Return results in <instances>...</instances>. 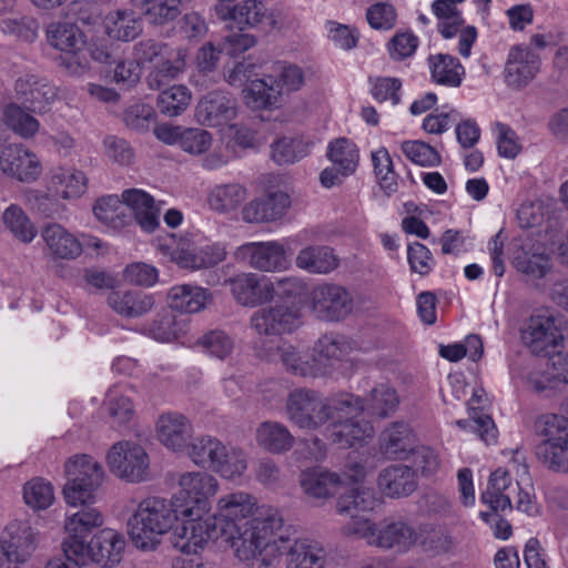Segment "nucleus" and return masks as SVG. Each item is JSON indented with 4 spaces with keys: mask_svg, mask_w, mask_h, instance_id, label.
<instances>
[{
    "mask_svg": "<svg viewBox=\"0 0 568 568\" xmlns=\"http://www.w3.org/2000/svg\"><path fill=\"white\" fill-rule=\"evenodd\" d=\"M0 29L3 33L14 36L21 41L31 43L38 38L39 23L30 17L0 19Z\"/></svg>",
    "mask_w": 568,
    "mask_h": 568,
    "instance_id": "obj_60",
    "label": "nucleus"
},
{
    "mask_svg": "<svg viewBox=\"0 0 568 568\" xmlns=\"http://www.w3.org/2000/svg\"><path fill=\"white\" fill-rule=\"evenodd\" d=\"M3 120L14 133L26 139L36 135L40 128L39 121L16 103L6 106Z\"/></svg>",
    "mask_w": 568,
    "mask_h": 568,
    "instance_id": "obj_54",
    "label": "nucleus"
},
{
    "mask_svg": "<svg viewBox=\"0 0 568 568\" xmlns=\"http://www.w3.org/2000/svg\"><path fill=\"white\" fill-rule=\"evenodd\" d=\"M23 500L33 510L47 509L54 501L53 486L43 478H33L23 486Z\"/></svg>",
    "mask_w": 568,
    "mask_h": 568,
    "instance_id": "obj_55",
    "label": "nucleus"
},
{
    "mask_svg": "<svg viewBox=\"0 0 568 568\" xmlns=\"http://www.w3.org/2000/svg\"><path fill=\"white\" fill-rule=\"evenodd\" d=\"M537 434L545 439L536 446V457L548 469L568 474V419L546 414L536 420Z\"/></svg>",
    "mask_w": 568,
    "mask_h": 568,
    "instance_id": "obj_6",
    "label": "nucleus"
},
{
    "mask_svg": "<svg viewBox=\"0 0 568 568\" xmlns=\"http://www.w3.org/2000/svg\"><path fill=\"white\" fill-rule=\"evenodd\" d=\"M521 341L536 355L558 353L564 341L561 320L549 313L531 315L521 328Z\"/></svg>",
    "mask_w": 568,
    "mask_h": 568,
    "instance_id": "obj_8",
    "label": "nucleus"
},
{
    "mask_svg": "<svg viewBox=\"0 0 568 568\" xmlns=\"http://www.w3.org/2000/svg\"><path fill=\"white\" fill-rule=\"evenodd\" d=\"M45 33L49 44L65 53L80 52L85 43L83 33L72 23L52 22Z\"/></svg>",
    "mask_w": 568,
    "mask_h": 568,
    "instance_id": "obj_41",
    "label": "nucleus"
},
{
    "mask_svg": "<svg viewBox=\"0 0 568 568\" xmlns=\"http://www.w3.org/2000/svg\"><path fill=\"white\" fill-rule=\"evenodd\" d=\"M311 310L316 318L326 322L344 320L353 311L352 294L334 283L316 285L310 295Z\"/></svg>",
    "mask_w": 568,
    "mask_h": 568,
    "instance_id": "obj_10",
    "label": "nucleus"
},
{
    "mask_svg": "<svg viewBox=\"0 0 568 568\" xmlns=\"http://www.w3.org/2000/svg\"><path fill=\"white\" fill-rule=\"evenodd\" d=\"M235 257L262 272L281 271L286 266L284 246L276 241L245 243L236 248Z\"/></svg>",
    "mask_w": 568,
    "mask_h": 568,
    "instance_id": "obj_14",
    "label": "nucleus"
},
{
    "mask_svg": "<svg viewBox=\"0 0 568 568\" xmlns=\"http://www.w3.org/2000/svg\"><path fill=\"white\" fill-rule=\"evenodd\" d=\"M372 162L381 186L388 192H394L396 189V174L393 170V162L388 151L385 148H381L373 152Z\"/></svg>",
    "mask_w": 568,
    "mask_h": 568,
    "instance_id": "obj_63",
    "label": "nucleus"
},
{
    "mask_svg": "<svg viewBox=\"0 0 568 568\" xmlns=\"http://www.w3.org/2000/svg\"><path fill=\"white\" fill-rule=\"evenodd\" d=\"M42 237L55 258L73 260L82 253L80 241L58 223L47 225L42 231Z\"/></svg>",
    "mask_w": 568,
    "mask_h": 568,
    "instance_id": "obj_36",
    "label": "nucleus"
},
{
    "mask_svg": "<svg viewBox=\"0 0 568 568\" xmlns=\"http://www.w3.org/2000/svg\"><path fill=\"white\" fill-rule=\"evenodd\" d=\"M402 151L412 162L422 166H437L442 161L439 153L422 141H405Z\"/></svg>",
    "mask_w": 568,
    "mask_h": 568,
    "instance_id": "obj_61",
    "label": "nucleus"
},
{
    "mask_svg": "<svg viewBox=\"0 0 568 568\" xmlns=\"http://www.w3.org/2000/svg\"><path fill=\"white\" fill-rule=\"evenodd\" d=\"M511 494L517 495L516 509L527 515H535L537 507L529 493L524 491L519 483L514 481L509 473L498 468L490 474L488 486L481 494V501L489 506L493 513L511 510Z\"/></svg>",
    "mask_w": 568,
    "mask_h": 568,
    "instance_id": "obj_7",
    "label": "nucleus"
},
{
    "mask_svg": "<svg viewBox=\"0 0 568 568\" xmlns=\"http://www.w3.org/2000/svg\"><path fill=\"white\" fill-rule=\"evenodd\" d=\"M180 490L172 497L173 505L182 513V525L176 526L174 535L182 542H176L184 552H192L193 531L191 526H203L209 524L213 516H210L211 503L219 489L217 479L205 471H186L179 476Z\"/></svg>",
    "mask_w": 568,
    "mask_h": 568,
    "instance_id": "obj_3",
    "label": "nucleus"
},
{
    "mask_svg": "<svg viewBox=\"0 0 568 568\" xmlns=\"http://www.w3.org/2000/svg\"><path fill=\"white\" fill-rule=\"evenodd\" d=\"M429 67L433 80L447 87H459L465 74L459 60L450 54L430 55Z\"/></svg>",
    "mask_w": 568,
    "mask_h": 568,
    "instance_id": "obj_45",
    "label": "nucleus"
},
{
    "mask_svg": "<svg viewBox=\"0 0 568 568\" xmlns=\"http://www.w3.org/2000/svg\"><path fill=\"white\" fill-rule=\"evenodd\" d=\"M540 69V57L528 47H513L508 53L505 79L511 87L520 88L530 82Z\"/></svg>",
    "mask_w": 568,
    "mask_h": 568,
    "instance_id": "obj_19",
    "label": "nucleus"
},
{
    "mask_svg": "<svg viewBox=\"0 0 568 568\" xmlns=\"http://www.w3.org/2000/svg\"><path fill=\"white\" fill-rule=\"evenodd\" d=\"M418 538L416 530L405 521L381 523L371 546L404 554L418 541Z\"/></svg>",
    "mask_w": 568,
    "mask_h": 568,
    "instance_id": "obj_21",
    "label": "nucleus"
},
{
    "mask_svg": "<svg viewBox=\"0 0 568 568\" xmlns=\"http://www.w3.org/2000/svg\"><path fill=\"white\" fill-rule=\"evenodd\" d=\"M106 463L112 474L130 483L149 477V456L143 447L132 442H118L110 448Z\"/></svg>",
    "mask_w": 568,
    "mask_h": 568,
    "instance_id": "obj_9",
    "label": "nucleus"
},
{
    "mask_svg": "<svg viewBox=\"0 0 568 568\" xmlns=\"http://www.w3.org/2000/svg\"><path fill=\"white\" fill-rule=\"evenodd\" d=\"M342 484L339 475L323 468H310L300 476V485L305 496L320 503L334 496Z\"/></svg>",
    "mask_w": 568,
    "mask_h": 568,
    "instance_id": "obj_26",
    "label": "nucleus"
},
{
    "mask_svg": "<svg viewBox=\"0 0 568 568\" xmlns=\"http://www.w3.org/2000/svg\"><path fill=\"white\" fill-rule=\"evenodd\" d=\"M247 468L246 454L239 447L224 445V452L216 463L215 473L224 478H234L243 475Z\"/></svg>",
    "mask_w": 568,
    "mask_h": 568,
    "instance_id": "obj_57",
    "label": "nucleus"
},
{
    "mask_svg": "<svg viewBox=\"0 0 568 568\" xmlns=\"http://www.w3.org/2000/svg\"><path fill=\"white\" fill-rule=\"evenodd\" d=\"M222 18L234 21L240 30L260 24L268 28L275 26L273 16L267 12L265 4L261 0H243L232 8L226 9Z\"/></svg>",
    "mask_w": 568,
    "mask_h": 568,
    "instance_id": "obj_32",
    "label": "nucleus"
},
{
    "mask_svg": "<svg viewBox=\"0 0 568 568\" xmlns=\"http://www.w3.org/2000/svg\"><path fill=\"white\" fill-rule=\"evenodd\" d=\"M18 100L33 113H44L58 97V89L47 79L36 74H23L16 80Z\"/></svg>",
    "mask_w": 568,
    "mask_h": 568,
    "instance_id": "obj_13",
    "label": "nucleus"
},
{
    "mask_svg": "<svg viewBox=\"0 0 568 568\" xmlns=\"http://www.w3.org/2000/svg\"><path fill=\"white\" fill-rule=\"evenodd\" d=\"M327 156L341 175L346 176L355 172L358 163V150L352 141L341 138L331 142Z\"/></svg>",
    "mask_w": 568,
    "mask_h": 568,
    "instance_id": "obj_50",
    "label": "nucleus"
},
{
    "mask_svg": "<svg viewBox=\"0 0 568 568\" xmlns=\"http://www.w3.org/2000/svg\"><path fill=\"white\" fill-rule=\"evenodd\" d=\"M125 548L123 536L113 529H102L84 545L83 556H75L78 561L87 565L92 561L102 568H112L121 559Z\"/></svg>",
    "mask_w": 568,
    "mask_h": 568,
    "instance_id": "obj_12",
    "label": "nucleus"
},
{
    "mask_svg": "<svg viewBox=\"0 0 568 568\" xmlns=\"http://www.w3.org/2000/svg\"><path fill=\"white\" fill-rule=\"evenodd\" d=\"M140 9L145 19L153 24L163 26L173 21L182 12L181 0H142Z\"/></svg>",
    "mask_w": 568,
    "mask_h": 568,
    "instance_id": "obj_52",
    "label": "nucleus"
},
{
    "mask_svg": "<svg viewBox=\"0 0 568 568\" xmlns=\"http://www.w3.org/2000/svg\"><path fill=\"white\" fill-rule=\"evenodd\" d=\"M375 491L371 487L358 485L342 494L336 501V511L349 518L372 511L376 506Z\"/></svg>",
    "mask_w": 568,
    "mask_h": 568,
    "instance_id": "obj_39",
    "label": "nucleus"
},
{
    "mask_svg": "<svg viewBox=\"0 0 568 568\" xmlns=\"http://www.w3.org/2000/svg\"><path fill=\"white\" fill-rule=\"evenodd\" d=\"M246 199V190L241 184L229 183L214 186L207 196L210 207L225 213L237 209Z\"/></svg>",
    "mask_w": 568,
    "mask_h": 568,
    "instance_id": "obj_48",
    "label": "nucleus"
},
{
    "mask_svg": "<svg viewBox=\"0 0 568 568\" xmlns=\"http://www.w3.org/2000/svg\"><path fill=\"white\" fill-rule=\"evenodd\" d=\"M256 442L264 449L280 454L293 447L294 437L283 424L264 422L256 428Z\"/></svg>",
    "mask_w": 568,
    "mask_h": 568,
    "instance_id": "obj_42",
    "label": "nucleus"
},
{
    "mask_svg": "<svg viewBox=\"0 0 568 568\" xmlns=\"http://www.w3.org/2000/svg\"><path fill=\"white\" fill-rule=\"evenodd\" d=\"M231 292L243 306L255 307L272 301V280L255 273H243L231 278Z\"/></svg>",
    "mask_w": 568,
    "mask_h": 568,
    "instance_id": "obj_18",
    "label": "nucleus"
},
{
    "mask_svg": "<svg viewBox=\"0 0 568 568\" xmlns=\"http://www.w3.org/2000/svg\"><path fill=\"white\" fill-rule=\"evenodd\" d=\"M236 115V103L229 94L214 91L203 97L195 109L197 122L216 126L233 120Z\"/></svg>",
    "mask_w": 568,
    "mask_h": 568,
    "instance_id": "obj_20",
    "label": "nucleus"
},
{
    "mask_svg": "<svg viewBox=\"0 0 568 568\" xmlns=\"http://www.w3.org/2000/svg\"><path fill=\"white\" fill-rule=\"evenodd\" d=\"M88 186L85 174L74 168H58L50 173L48 189L63 200L79 199Z\"/></svg>",
    "mask_w": 568,
    "mask_h": 568,
    "instance_id": "obj_33",
    "label": "nucleus"
},
{
    "mask_svg": "<svg viewBox=\"0 0 568 568\" xmlns=\"http://www.w3.org/2000/svg\"><path fill=\"white\" fill-rule=\"evenodd\" d=\"M105 34L116 41L129 42L142 32V22L131 9L110 11L103 19Z\"/></svg>",
    "mask_w": 568,
    "mask_h": 568,
    "instance_id": "obj_34",
    "label": "nucleus"
},
{
    "mask_svg": "<svg viewBox=\"0 0 568 568\" xmlns=\"http://www.w3.org/2000/svg\"><path fill=\"white\" fill-rule=\"evenodd\" d=\"M339 264L334 250L326 245H311L296 256V266L311 274H328Z\"/></svg>",
    "mask_w": 568,
    "mask_h": 568,
    "instance_id": "obj_38",
    "label": "nucleus"
},
{
    "mask_svg": "<svg viewBox=\"0 0 568 568\" xmlns=\"http://www.w3.org/2000/svg\"><path fill=\"white\" fill-rule=\"evenodd\" d=\"M212 293L204 287L192 284L174 285L168 293L169 306L180 313L194 314L212 303Z\"/></svg>",
    "mask_w": 568,
    "mask_h": 568,
    "instance_id": "obj_28",
    "label": "nucleus"
},
{
    "mask_svg": "<svg viewBox=\"0 0 568 568\" xmlns=\"http://www.w3.org/2000/svg\"><path fill=\"white\" fill-rule=\"evenodd\" d=\"M4 225L20 241L30 243L37 235V230L23 210L11 204L6 209L2 216Z\"/></svg>",
    "mask_w": 568,
    "mask_h": 568,
    "instance_id": "obj_56",
    "label": "nucleus"
},
{
    "mask_svg": "<svg viewBox=\"0 0 568 568\" xmlns=\"http://www.w3.org/2000/svg\"><path fill=\"white\" fill-rule=\"evenodd\" d=\"M354 404L357 409H348L341 412L328 423L326 436L333 443L339 444L343 447H352L355 443L373 436V426L365 419H358V415L364 412L363 398L354 396Z\"/></svg>",
    "mask_w": 568,
    "mask_h": 568,
    "instance_id": "obj_11",
    "label": "nucleus"
},
{
    "mask_svg": "<svg viewBox=\"0 0 568 568\" xmlns=\"http://www.w3.org/2000/svg\"><path fill=\"white\" fill-rule=\"evenodd\" d=\"M187 52L183 48L172 49L166 57L159 60L146 77L152 90H162L169 82L178 79L186 68Z\"/></svg>",
    "mask_w": 568,
    "mask_h": 568,
    "instance_id": "obj_30",
    "label": "nucleus"
},
{
    "mask_svg": "<svg viewBox=\"0 0 568 568\" xmlns=\"http://www.w3.org/2000/svg\"><path fill=\"white\" fill-rule=\"evenodd\" d=\"M415 445L414 430L405 422L390 423L379 435V448L387 458L404 459L414 452Z\"/></svg>",
    "mask_w": 568,
    "mask_h": 568,
    "instance_id": "obj_22",
    "label": "nucleus"
},
{
    "mask_svg": "<svg viewBox=\"0 0 568 568\" xmlns=\"http://www.w3.org/2000/svg\"><path fill=\"white\" fill-rule=\"evenodd\" d=\"M1 171L20 182L36 181L42 171L37 155L22 144H10L0 153Z\"/></svg>",
    "mask_w": 568,
    "mask_h": 568,
    "instance_id": "obj_16",
    "label": "nucleus"
},
{
    "mask_svg": "<svg viewBox=\"0 0 568 568\" xmlns=\"http://www.w3.org/2000/svg\"><path fill=\"white\" fill-rule=\"evenodd\" d=\"M419 544L425 551L439 555L452 549L453 539L444 529L426 527L422 530Z\"/></svg>",
    "mask_w": 568,
    "mask_h": 568,
    "instance_id": "obj_64",
    "label": "nucleus"
},
{
    "mask_svg": "<svg viewBox=\"0 0 568 568\" xmlns=\"http://www.w3.org/2000/svg\"><path fill=\"white\" fill-rule=\"evenodd\" d=\"M468 420L459 419L456 424L460 428H471L478 434L480 439L488 445L495 443L497 438V428L491 417L483 412L476 410L475 408H471Z\"/></svg>",
    "mask_w": 568,
    "mask_h": 568,
    "instance_id": "obj_62",
    "label": "nucleus"
},
{
    "mask_svg": "<svg viewBox=\"0 0 568 568\" xmlns=\"http://www.w3.org/2000/svg\"><path fill=\"white\" fill-rule=\"evenodd\" d=\"M193 428L189 419L178 413H166L159 417L156 436L161 444L173 452H181L190 445Z\"/></svg>",
    "mask_w": 568,
    "mask_h": 568,
    "instance_id": "obj_23",
    "label": "nucleus"
},
{
    "mask_svg": "<svg viewBox=\"0 0 568 568\" xmlns=\"http://www.w3.org/2000/svg\"><path fill=\"white\" fill-rule=\"evenodd\" d=\"M108 305L125 317H140L154 305L152 295L141 291H113L108 296Z\"/></svg>",
    "mask_w": 568,
    "mask_h": 568,
    "instance_id": "obj_37",
    "label": "nucleus"
},
{
    "mask_svg": "<svg viewBox=\"0 0 568 568\" xmlns=\"http://www.w3.org/2000/svg\"><path fill=\"white\" fill-rule=\"evenodd\" d=\"M348 349L349 346L343 338L325 335L315 344L312 364L321 367V375H324L327 373V368L334 365V362L344 359Z\"/></svg>",
    "mask_w": 568,
    "mask_h": 568,
    "instance_id": "obj_44",
    "label": "nucleus"
},
{
    "mask_svg": "<svg viewBox=\"0 0 568 568\" xmlns=\"http://www.w3.org/2000/svg\"><path fill=\"white\" fill-rule=\"evenodd\" d=\"M363 403L364 410H366L367 414L377 417H387L397 409L399 398L393 387L381 384L371 390L367 398L363 399Z\"/></svg>",
    "mask_w": 568,
    "mask_h": 568,
    "instance_id": "obj_49",
    "label": "nucleus"
},
{
    "mask_svg": "<svg viewBox=\"0 0 568 568\" xmlns=\"http://www.w3.org/2000/svg\"><path fill=\"white\" fill-rule=\"evenodd\" d=\"M197 345L210 356L223 361L233 353L234 339L222 329H212L199 338Z\"/></svg>",
    "mask_w": 568,
    "mask_h": 568,
    "instance_id": "obj_58",
    "label": "nucleus"
},
{
    "mask_svg": "<svg viewBox=\"0 0 568 568\" xmlns=\"http://www.w3.org/2000/svg\"><path fill=\"white\" fill-rule=\"evenodd\" d=\"M260 511L267 509L256 507L255 498L250 494L237 491L221 497L212 516L216 519L217 528H229L232 524L248 521Z\"/></svg>",
    "mask_w": 568,
    "mask_h": 568,
    "instance_id": "obj_17",
    "label": "nucleus"
},
{
    "mask_svg": "<svg viewBox=\"0 0 568 568\" xmlns=\"http://www.w3.org/2000/svg\"><path fill=\"white\" fill-rule=\"evenodd\" d=\"M171 257L183 268H209L225 260L226 247L223 243L206 244L197 250L176 247L172 251Z\"/></svg>",
    "mask_w": 568,
    "mask_h": 568,
    "instance_id": "obj_27",
    "label": "nucleus"
},
{
    "mask_svg": "<svg viewBox=\"0 0 568 568\" xmlns=\"http://www.w3.org/2000/svg\"><path fill=\"white\" fill-rule=\"evenodd\" d=\"M190 529L194 534L193 552L209 540L224 537L241 561L255 559L265 567L278 560L287 542L283 519L277 510L271 508L257 513L248 521L232 524L229 528H217L216 519L211 518L209 524L191 526Z\"/></svg>",
    "mask_w": 568,
    "mask_h": 568,
    "instance_id": "obj_1",
    "label": "nucleus"
},
{
    "mask_svg": "<svg viewBox=\"0 0 568 568\" xmlns=\"http://www.w3.org/2000/svg\"><path fill=\"white\" fill-rule=\"evenodd\" d=\"M298 323V312L285 305L260 308L250 318L251 328L265 336L291 333Z\"/></svg>",
    "mask_w": 568,
    "mask_h": 568,
    "instance_id": "obj_15",
    "label": "nucleus"
},
{
    "mask_svg": "<svg viewBox=\"0 0 568 568\" xmlns=\"http://www.w3.org/2000/svg\"><path fill=\"white\" fill-rule=\"evenodd\" d=\"M286 568H324L326 552L323 546L310 538H298L291 541L287 535Z\"/></svg>",
    "mask_w": 568,
    "mask_h": 568,
    "instance_id": "obj_25",
    "label": "nucleus"
},
{
    "mask_svg": "<svg viewBox=\"0 0 568 568\" xmlns=\"http://www.w3.org/2000/svg\"><path fill=\"white\" fill-rule=\"evenodd\" d=\"M191 99L190 90L185 85L176 84L162 90L156 104L162 114L178 116L187 109Z\"/></svg>",
    "mask_w": 568,
    "mask_h": 568,
    "instance_id": "obj_53",
    "label": "nucleus"
},
{
    "mask_svg": "<svg viewBox=\"0 0 568 568\" xmlns=\"http://www.w3.org/2000/svg\"><path fill=\"white\" fill-rule=\"evenodd\" d=\"M268 361H281L285 366L286 371L302 377H316L321 375L322 369L317 365H313L312 361L302 356L296 348L287 343H282L276 346L275 352H268L265 354Z\"/></svg>",
    "mask_w": 568,
    "mask_h": 568,
    "instance_id": "obj_40",
    "label": "nucleus"
},
{
    "mask_svg": "<svg viewBox=\"0 0 568 568\" xmlns=\"http://www.w3.org/2000/svg\"><path fill=\"white\" fill-rule=\"evenodd\" d=\"M65 475L68 481L63 487L64 499L70 506L80 505L81 508L65 519L67 538L62 542V550L71 556H83L88 537L103 524L102 514L89 505L102 483L103 470L92 457L77 455L65 463Z\"/></svg>",
    "mask_w": 568,
    "mask_h": 568,
    "instance_id": "obj_2",
    "label": "nucleus"
},
{
    "mask_svg": "<svg viewBox=\"0 0 568 568\" xmlns=\"http://www.w3.org/2000/svg\"><path fill=\"white\" fill-rule=\"evenodd\" d=\"M224 445L215 437L202 436L190 443L187 456L195 465L215 470L216 463L224 452Z\"/></svg>",
    "mask_w": 568,
    "mask_h": 568,
    "instance_id": "obj_46",
    "label": "nucleus"
},
{
    "mask_svg": "<svg viewBox=\"0 0 568 568\" xmlns=\"http://www.w3.org/2000/svg\"><path fill=\"white\" fill-rule=\"evenodd\" d=\"M312 144L302 138L283 136L272 144V158L280 164H292L305 158Z\"/></svg>",
    "mask_w": 568,
    "mask_h": 568,
    "instance_id": "obj_51",
    "label": "nucleus"
},
{
    "mask_svg": "<svg viewBox=\"0 0 568 568\" xmlns=\"http://www.w3.org/2000/svg\"><path fill=\"white\" fill-rule=\"evenodd\" d=\"M274 75L251 80L245 89L247 103L255 109L277 106L281 102V89L275 85Z\"/></svg>",
    "mask_w": 568,
    "mask_h": 568,
    "instance_id": "obj_43",
    "label": "nucleus"
},
{
    "mask_svg": "<svg viewBox=\"0 0 568 568\" xmlns=\"http://www.w3.org/2000/svg\"><path fill=\"white\" fill-rule=\"evenodd\" d=\"M271 75L275 77V85L281 89V95L297 91L304 84L303 70L295 64L276 62L273 65V73Z\"/></svg>",
    "mask_w": 568,
    "mask_h": 568,
    "instance_id": "obj_59",
    "label": "nucleus"
},
{
    "mask_svg": "<svg viewBox=\"0 0 568 568\" xmlns=\"http://www.w3.org/2000/svg\"><path fill=\"white\" fill-rule=\"evenodd\" d=\"M291 206V199L285 192L278 191L265 197L254 199L242 210V217L248 223H262L281 219Z\"/></svg>",
    "mask_w": 568,
    "mask_h": 568,
    "instance_id": "obj_24",
    "label": "nucleus"
},
{
    "mask_svg": "<svg viewBox=\"0 0 568 568\" xmlns=\"http://www.w3.org/2000/svg\"><path fill=\"white\" fill-rule=\"evenodd\" d=\"M176 521L182 523V513L178 511L172 498L149 497L130 517L129 535L136 548L153 550L160 544V537L169 532Z\"/></svg>",
    "mask_w": 568,
    "mask_h": 568,
    "instance_id": "obj_5",
    "label": "nucleus"
},
{
    "mask_svg": "<svg viewBox=\"0 0 568 568\" xmlns=\"http://www.w3.org/2000/svg\"><path fill=\"white\" fill-rule=\"evenodd\" d=\"M357 409L353 394L342 393L324 397L321 393L310 388H296L290 392L285 410L287 418L305 429H317L328 424L332 418L342 415L341 412Z\"/></svg>",
    "mask_w": 568,
    "mask_h": 568,
    "instance_id": "obj_4",
    "label": "nucleus"
},
{
    "mask_svg": "<svg viewBox=\"0 0 568 568\" xmlns=\"http://www.w3.org/2000/svg\"><path fill=\"white\" fill-rule=\"evenodd\" d=\"M513 264L516 270L531 278H542L550 270V258L541 245L525 242L514 253Z\"/></svg>",
    "mask_w": 568,
    "mask_h": 568,
    "instance_id": "obj_35",
    "label": "nucleus"
},
{
    "mask_svg": "<svg viewBox=\"0 0 568 568\" xmlns=\"http://www.w3.org/2000/svg\"><path fill=\"white\" fill-rule=\"evenodd\" d=\"M123 203L128 206L130 219L134 215L138 224L148 232L159 225V209L153 197L139 189H129L122 193Z\"/></svg>",
    "mask_w": 568,
    "mask_h": 568,
    "instance_id": "obj_29",
    "label": "nucleus"
},
{
    "mask_svg": "<svg viewBox=\"0 0 568 568\" xmlns=\"http://www.w3.org/2000/svg\"><path fill=\"white\" fill-rule=\"evenodd\" d=\"M129 209L116 195L102 196L97 200L93 212L98 220L113 227L120 229L130 221Z\"/></svg>",
    "mask_w": 568,
    "mask_h": 568,
    "instance_id": "obj_47",
    "label": "nucleus"
},
{
    "mask_svg": "<svg viewBox=\"0 0 568 568\" xmlns=\"http://www.w3.org/2000/svg\"><path fill=\"white\" fill-rule=\"evenodd\" d=\"M416 486V473L406 465H392L383 469L378 476L379 489L389 497L407 496Z\"/></svg>",
    "mask_w": 568,
    "mask_h": 568,
    "instance_id": "obj_31",
    "label": "nucleus"
}]
</instances>
